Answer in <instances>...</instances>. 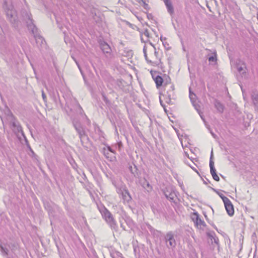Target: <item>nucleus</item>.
I'll use <instances>...</instances> for the list:
<instances>
[{
  "label": "nucleus",
  "instance_id": "nucleus-31",
  "mask_svg": "<svg viewBox=\"0 0 258 258\" xmlns=\"http://www.w3.org/2000/svg\"><path fill=\"white\" fill-rule=\"evenodd\" d=\"M27 148H28L29 150L30 151L31 154H30V156L36 159V160H37V158H38V156L37 155L34 153V152L33 151V150H32V149L31 148V147H30V145H29V144H28L27 145Z\"/></svg>",
  "mask_w": 258,
  "mask_h": 258
},
{
  "label": "nucleus",
  "instance_id": "nucleus-48",
  "mask_svg": "<svg viewBox=\"0 0 258 258\" xmlns=\"http://www.w3.org/2000/svg\"><path fill=\"white\" fill-rule=\"evenodd\" d=\"M119 90H121L122 91L125 92V93H127L129 91V90L128 89H125L124 88V86H122V88H120L119 89Z\"/></svg>",
  "mask_w": 258,
  "mask_h": 258
},
{
  "label": "nucleus",
  "instance_id": "nucleus-4",
  "mask_svg": "<svg viewBox=\"0 0 258 258\" xmlns=\"http://www.w3.org/2000/svg\"><path fill=\"white\" fill-rule=\"evenodd\" d=\"M21 13L22 19L26 22L27 28L29 30H30L31 29H34V27H36L34 24L32 16L29 11L26 9H22Z\"/></svg>",
  "mask_w": 258,
  "mask_h": 258
},
{
  "label": "nucleus",
  "instance_id": "nucleus-63",
  "mask_svg": "<svg viewBox=\"0 0 258 258\" xmlns=\"http://www.w3.org/2000/svg\"><path fill=\"white\" fill-rule=\"evenodd\" d=\"M75 60V61H76V63H77V66H78V68H79V69H80V70L81 71V68H80V66H79V63H78V62H77L76 60Z\"/></svg>",
  "mask_w": 258,
  "mask_h": 258
},
{
  "label": "nucleus",
  "instance_id": "nucleus-20",
  "mask_svg": "<svg viewBox=\"0 0 258 258\" xmlns=\"http://www.w3.org/2000/svg\"><path fill=\"white\" fill-rule=\"evenodd\" d=\"M242 66H239V64H237V70L241 75H245L246 71L245 64L243 63Z\"/></svg>",
  "mask_w": 258,
  "mask_h": 258
},
{
  "label": "nucleus",
  "instance_id": "nucleus-40",
  "mask_svg": "<svg viewBox=\"0 0 258 258\" xmlns=\"http://www.w3.org/2000/svg\"><path fill=\"white\" fill-rule=\"evenodd\" d=\"M163 46L166 50H169L170 49V47L169 46V44L166 41H163L162 43Z\"/></svg>",
  "mask_w": 258,
  "mask_h": 258
},
{
  "label": "nucleus",
  "instance_id": "nucleus-38",
  "mask_svg": "<svg viewBox=\"0 0 258 258\" xmlns=\"http://www.w3.org/2000/svg\"><path fill=\"white\" fill-rule=\"evenodd\" d=\"M108 118H109V119L110 120L112 126L115 128V131H117V127H116L115 122L113 117L109 116Z\"/></svg>",
  "mask_w": 258,
  "mask_h": 258
},
{
  "label": "nucleus",
  "instance_id": "nucleus-58",
  "mask_svg": "<svg viewBox=\"0 0 258 258\" xmlns=\"http://www.w3.org/2000/svg\"><path fill=\"white\" fill-rule=\"evenodd\" d=\"M185 163L188 165L192 169V168H195L194 167H193L192 166H191L190 164H189L188 162H185Z\"/></svg>",
  "mask_w": 258,
  "mask_h": 258
},
{
  "label": "nucleus",
  "instance_id": "nucleus-62",
  "mask_svg": "<svg viewBox=\"0 0 258 258\" xmlns=\"http://www.w3.org/2000/svg\"><path fill=\"white\" fill-rule=\"evenodd\" d=\"M160 102L161 105L162 106H163V107H164V106H165V105H163V101L161 100V99H160Z\"/></svg>",
  "mask_w": 258,
  "mask_h": 258
},
{
  "label": "nucleus",
  "instance_id": "nucleus-47",
  "mask_svg": "<svg viewBox=\"0 0 258 258\" xmlns=\"http://www.w3.org/2000/svg\"><path fill=\"white\" fill-rule=\"evenodd\" d=\"M42 98H43V100H44V101L46 102V96L43 90H42Z\"/></svg>",
  "mask_w": 258,
  "mask_h": 258
},
{
  "label": "nucleus",
  "instance_id": "nucleus-24",
  "mask_svg": "<svg viewBox=\"0 0 258 258\" xmlns=\"http://www.w3.org/2000/svg\"><path fill=\"white\" fill-rule=\"evenodd\" d=\"M171 90H169V91L167 92L168 98L166 99V102L168 103H169V102L171 101V96L173 95L174 92L173 91L174 90V87L173 85H171L170 86Z\"/></svg>",
  "mask_w": 258,
  "mask_h": 258
},
{
  "label": "nucleus",
  "instance_id": "nucleus-7",
  "mask_svg": "<svg viewBox=\"0 0 258 258\" xmlns=\"http://www.w3.org/2000/svg\"><path fill=\"white\" fill-rule=\"evenodd\" d=\"M162 191L167 200L171 202H174V199L176 196L174 188L172 186L166 187Z\"/></svg>",
  "mask_w": 258,
  "mask_h": 258
},
{
  "label": "nucleus",
  "instance_id": "nucleus-21",
  "mask_svg": "<svg viewBox=\"0 0 258 258\" xmlns=\"http://www.w3.org/2000/svg\"><path fill=\"white\" fill-rule=\"evenodd\" d=\"M8 218L4 213H0V225L3 226L8 222Z\"/></svg>",
  "mask_w": 258,
  "mask_h": 258
},
{
  "label": "nucleus",
  "instance_id": "nucleus-54",
  "mask_svg": "<svg viewBox=\"0 0 258 258\" xmlns=\"http://www.w3.org/2000/svg\"><path fill=\"white\" fill-rule=\"evenodd\" d=\"M203 182L205 184H207L208 183H210V181L208 179H206V180H203Z\"/></svg>",
  "mask_w": 258,
  "mask_h": 258
},
{
  "label": "nucleus",
  "instance_id": "nucleus-42",
  "mask_svg": "<svg viewBox=\"0 0 258 258\" xmlns=\"http://www.w3.org/2000/svg\"><path fill=\"white\" fill-rule=\"evenodd\" d=\"M170 78L168 76H165L164 77V81L165 82V84H167L168 82H170Z\"/></svg>",
  "mask_w": 258,
  "mask_h": 258
},
{
  "label": "nucleus",
  "instance_id": "nucleus-6",
  "mask_svg": "<svg viewBox=\"0 0 258 258\" xmlns=\"http://www.w3.org/2000/svg\"><path fill=\"white\" fill-rule=\"evenodd\" d=\"M29 31L33 35L38 47L42 46L45 44V41L44 39L38 33V29L36 27Z\"/></svg>",
  "mask_w": 258,
  "mask_h": 258
},
{
  "label": "nucleus",
  "instance_id": "nucleus-36",
  "mask_svg": "<svg viewBox=\"0 0 258 258\" xmlns=\"http://www.w3.org/2000/svg\"><path fill=\"white\" fill-rule=\"evenodd\" d=\"M143 52H144V56H145V59L146 60V61H147L148 63H151V61L150 60H149V59H148V56H147V49H146V45H145V46H144V48H143Z\"/></svg>",
  "mask_w": 258,
  "mask_h": 258
},
{
  "label": "nucleus",
  "instance_id": "nucleus-5",
  "mask_svg": "<svg viewBox=\"0 0 258 258\" xmlns=\"http://www.w3.org/2000/svg\"><path fill=\"white\" fill-rule=\"evenodd\" d=\"M43 204L44 208L47 211L50 219L51 220L52 218H54L59 211L58 206L52 202L45 201Z\"/></svg>",
  "mask_w": 258,
  "mask_h": 258
},
{
  "label": "nucleus",
  "instance_id": "nucleus-13",
  "mask_svg": "<svg viewBox=\"0 0 258 258\" xmlns=\"http://www.w3.org/2000/svg\"><path fill=\"white\" fill-rule=\"evenodd\" d=\"M121 195L122 199L127 203H129L132 200V198L126 187H123V190H121Z\"/></svg>",
  "mask_w": 258,
  "mask_h": 258
},
{
  "label": "nucleus",
  "instance_id": "nucleus-8",
  "mask_svg": "<svg viewBox=\"0 0 258 258\" xmlns=\"http://www.w3.org/2000/svg\"><path fill=\"white\" fill-rule=\"evenodd\" d=\"M100 47L106 58H111L112 57V50L110 46L106 42H101L100 43Z\"/></svg>",
  "mask_w": 258,
  "mask_h": 258
},
{
  "label": "nucleus",
  "instance_id": "nucleus-37",
  "mask_svg": "<svg viewBox=\"0 0 258 258\" xmlns=\"http://www.w3.org/2000/svg\"><path fill=\"white\" fill-rule=\"evenodd\" d=\"M206 234H207V236L209 238H210L212 240H213V238L215 236V233L214 231L207 232Z\"/></svg>",
  "mask_w": 258,
  "mask_h": 258
},
{
  "label": "nucleus",
  "instance_id": "nucleus-10",
  "mask_svg": "<svg viewBox=\"0 0 258 258\" xmlns=\"http://www.w3.org/2000/svg\"><path fill=\"white\" fill-rule=\"evenodd\" d=\"M250 98L254 111L258 112V91H252L250 94Z\"/></svg>",
  "mask_w": 258,
  "mask_h": 258
},
{
  "label": "nucleus",
  "instance_id": "nucleus-29",
  "mask_svg": "<svg viewBox=\"0 0 258 258\" xmlns=\"http://www.w3.org/2000/svg\"><path fill=\"white\" fill-rule=\"evenodd\" d=\"M211 188L221 198L223 202L228 199V198L224 196L222 193L220 192L217 189L214 188L213 187H211Z\"/></svg>",
  "mask_w": 258,
  "mask_h": 258
},
{
  "label": "nucleus",
  "instance_id": "nucleus-60",
  "mask_svg": "<svg viewBox=\"0 0 258 258\" xmlns=\"http://www.w3.org/2000/svg\"><path fill=\"white\" fill-rule=\"evenodd\" d=\"M140 32L141 33V41H142V42H145V41L143 40V37H142V34H143V33H141L140 31Z\"/></svg>",
  "mask_w": 258,
  "mask_h": 258
},
{
  "label": "nucleus",
  "instance_id": "nucleus-35",
  "mask_svg": "<svg viewBox=\"0 0 258 258\" xmlns=\"http://www.w3.org/2000/svg\"><path fill=\"white\" fill-rule=\"evenodd\" d=\"M142 184L144 188H148L151 189L152 188L149 182H148L145 179H144V181H143Z\"/></svg>",
  "mask_w": 258,
  "mask_h": 258
},
{
  "label": "nucleus",
  "instance_id": "nucleus-32",
  "mask_svg": "<svg viewBox=\"0 0 258 258\" xmlns=\"http://www.w3.org/2000/svg\"><path fill=\"white\" fill-rule=\"evenodd\" d=\"M0 251L3 256H6L8 254L9 250L0 244Z\"/></svg>",
  "mask_w": 258,
  "mask_h": 258
},
{
  "label": "nucleus",
  "instance_id": "nucleus-17",
  "mask_svg": "<svg viewBox=\"0 0 258 258\" xmlns=\"http://www.w3.org/2000/svg\"><path fill=\"white\" fill-rule=\"evenodd\" d=\"M146 226L147 228L149 229V230L150 231L151 234H153L154 236L157 237L160 236L161 232L155 229L151 225H150L148 223H147Z\"/></svg>",
  "mask_w": 258,
  "mask_h": 258
},
{
  "label": "nucleus",
  "instance_id": "nucleus-33",
  "mask_svg": "<svg viewBox=\"0 0 258 258\" xmlns=\"http://www.w3.org/2000/svg\"><path fill=\"white\" fill-rule=\"evenodd\" d=\"M110 255L112 258H118L121 257L122 254L118 251H114L110 253Z\"/></svg>",
  "mask_w": 258,
  "mask_h": 258
},
{
  "label": "nucleus",
  "instance_id": "nucleus-41",
  "mask_svg": "<svg viewBox=\"0 0 258 258\" xmlns=\"http://www.w3.org/2000/svg\"><path fill=\"white\" fill-rule=\"evenodd\" d=\"M213 179L216 180V181H219L220 180V178L218 176V175H217V173H215V174H213L212 175Z\"/></svg>",
  "mask_w": 258,
  "mask_h": 258
},
{
  "label": "nucleus",
  "instance_id": "nucleus-27",
  "mask_svg": "<svg viewBox=\"0 0 258 258\" xmlns=\"http://www.w3.org/2000/svg\"><path fill=\"white\" fill-rule=\"evenodd\" d=\"M207 226L206 223L201 218L198 222V226H196L198 228L204 230L205 227Z\"/></svg>",
  "mask_w": 258,
  "mask_h": 258
},
{
  "label": "nucleus",
  "instance_id": "nucleus-45",
  "mask_svg": "<svg viewBox=\"0 0 258 258\" xmlns=\"http://www.w3.org/2000/svg\"><path fill=\"white\" fill-rule=\"evenodd\" d=\"M189 97L190 98L191 102L192 103H194L196 101V97H195L194 95H192V96H189Z\"/></svg>",
  "mask_w": 258,
  "mask_h": 258
},
{
  "label": "nucleus",
  "instance_id": "nucleus-9",
  "mask_svg": "<svg viewBox=\"0 0 258 258\" xmlns=\"http://www.w3.org/2000/svg\"><path fill=\"white\" fill-rule=\"evenodd\" d=\"M166 245L168 248L174 247L176 245V241L172 232H168L165 236Z\"/></svg>",
  "mask_w": 258,
  "mask_h": 258
},
{
  "label": "nucleus",
  "instance_id": "nucleus-1",
  "mask_svg": "<svg viewBox=\"0 0 258 258\" xmlns=\"http://www.w3.org/2000/svg\"><path fill=\"white\" fill-rule=\"evenodd\" d=\"M3 9L6 13L8 20L15 28H18L19 21L18 20L16 11L11 3L5 1Z\"/></svg>",
  "mask_w": 258,
  "mask_h": 258
},
{
  "label": "nucleus",
  "instance_id": "nucleus-39",
  "mask_svg": "<svg viewBox=\"0 0 258 258\" xmlns=\"http://www.w3.org/2000/svg\"><path fill=\"white\" fill-rule=\"evenodd\" d=\"M95 130L96 132L98 133V134L100 136L102 133V131L101 130L100 127L97 125H95Z\"/></svg>",
  "mask_w": 258,
  "mask_h": 258
},
{
  "label": "nucleus",
  "instance_id": "nucleus-64",
  "mask_svg": "<svg viewBox=\"0 0 258 258\" xmlns=\"http://www.w3.org/2000/svg\"><path fill=\"white\" fill-rule=\"evenodd\" d=\"M147 17H148V19H150V18L152 17V15L151 14H149V15H148Z\"/></svg>",
  "mask_w": 258,
  "mask_h": 258
},
{
  "label": "nucleus",
  "instance_id": "nucleus-49",
  "mask_svg": "<svg viewBox=\"0 0 258 258\" xmlns=\"http://www.w3.org/2000/svg\"><path fill=\"white\" fill-rule=\"evenodd\" d=\"M107 151H108V152H112V153H114V151L111 148V147H110L109 146H107Z\"/></svg>",
  "mask_w": 258,
  "mask_h": 258
},
{
  "label": "nucleus",
  "instance_id": "nucleus-16",
  "mask_svg": "<svg viewBox=\"0 0 258 258\" xmlns=\"http://www.w3.org/2000/svg\"><path fill=\"white\" fill-rule=\"evenodd\" d=\"M165 5L167 9L168 12L172 16L174 14V8L170 1H165Z\"/></svg>",
  "mask_w": 258,
  "mask_h": 258
},
{
  "label": "nucleus",
  "instance_id": "nucleus-61",
  "mask_svg": "<svg viewBox=\"0 0 258 258\" xmlns=\"http://www.w3.org/2000/svg\"><path fill=\"white\" fill-rule=\"evenodd\" d=\"M120 226H121V227L122 228V229L123 230H125L124 226L122 223H120Z\"/></svg>",
  "mask_w": 258,
  "mask_h": 258
},
{
  "label": "nucleus",
  "instance_id": "nucleus-2",
  "mask_svg": "<svg viewBox=\"0 0 258 258\" xmlns=\"http://www.w3.org/2000/svg\"><path fill=\"white\" fill-rule=\"evenodd\" d=\"M97 208L100 212L102 218L109 225L110 228L112 229H114L116 231L117 230L118 226L112 214L102 204L97 205Z\"/></svg>",
  "mask_w": 258,
  "mask_h": 258
},
{
  "label": "nucleus",
  "instance_id": "nucleus-51",
  "mask_svg": "<svg viewBox=\"0 0 258 258\" xmlns=\"http://www.w3.org/2000/svg\"><path fill=\"white\" fill-rule=\"evenodd\" d=\"M142 2H143V4H144L143 7H144V9H146V10H147V9H148V8H149V6H148V5L147 4H146V3H145V2L143 1V0H142Z\"/></svg>",
  "mask_w": 258,
  "mask_h": 258
},
{
  "label": "nucleus",
  "instance_id": "nucleus-23",
  "mask_svg": "<svg viewBox=\"0 0 258 258\" xmlns=\"http://www.w3.org/2000/svg\"><path fill=\"white\" fill-rule=\"evenodd\" d=\"M191 219L195 223V226H198V222L199 221L200 218L199 214L197 212H194L191 216Z\"/></svg>",
  "mask_w": 258,
  "mask_h": 258
},
{
  "label": "nucleus",
  "instance_id": "nucleus-25",
  "mask_svg": "<svg viewBox=\"0 0 258 258\" xmlns=\"http://www.w3.org/2000/svg\"><path fill=\"white\" fill-rule=\"evenodd\" d=\"M125 222L126 224L128 226V227L131 229L135 227V224L134 221L130 217H126L125 219Z\"/></svg>",
  "mask_w": 258,
  "mask_h": 258
},
{
  "label": "nucleus",
  "instance_id": "nucleus-34",
  "mask_svg": "<svg viewBox=\"0 0 258 258\" xmlns=\"http://www.w3.org/2000/svg\"><path fill=\"white\" fill-rule=\"evenodd\" d=\"M103 154L105 156V157L107 159H108V160H109L110 161H111L112 157L109 156V154H110L109 152H108V151H107V150L105 148H104L103 149Z\"/></svg>",
  "mask_w": 258,
  "mask_h": 258
},
{
  "label": "nucleus",
  "instance_id": "nucleus-19",
  "mask_svg": "<svg viewBox=\"0 0 258 258\" xmlns=\"http://www.w3.org/2000/svg\"><path fill=\"white\" fill-rule=\"evenodd\" d=\"M129 170L134 177H138L139 176L140 174L136 165H134L133 167L132 166H130L129 167Z\"/></svg>",
  "mask_w": 258,
  "mask_h": 258
},
{
  "label": "nucleus",
  "instance_id": "nucleus-53",
  "mask_svg": "<svg viewBox=\"0 0 258 258\" xmlns=\"http://www.w3.org/2000/svg\"><path fill=\"white\" fill-rule=\"evenodd\" d=\"M25 139V143H26V145L27 146L28 144H29V142H28V140L27 139L25 135H24V136H23Z\"/></svg>",
  "mask_w": 258,
  "mask_h": 258
},
{
  "label": "nucleus",
  "instance_id": "nucleus-11",
  "mask_svg": "<svg viewBox=\"0 0 258 258\" xmlns=\"http://www.w3.org/2000/svg\"><path fill=\"white\" fill-rule=\"evenodd\" d=\"M223 203L227 214L229 216H232L234 214V210L233 205L229 199H228Z\"/></svg>",
  "mask_w": 258,
  "mask_h": 258
},
{
  "label": "nucleus",
  "instance_id": "nucleus-56",
  "mask_svg": "<svg viewBox=\"0 0 258 258\" xmlns=\"http://www.w3.org/2000/svg\"><path fill=\"white\" fill-rule=\"evenodd\" d=\"M160 40L163 42V41H166V38L165 37L163 38L162 36H161Z\"/></svg>",
  "mask_w": 258,
  "mask_h": 258
},
{
  "label": "nucleus",
  "instance_id": "nucleus-52",
  "mask_svg": "<svg viewBox=\"0 0 258 258\" xmlns=\"http://www.w3.org/2000/svg\"><path fill=\"white\" fill-rule=\"evenodd\" d=\"M154 55H155V57H156V58L160 59L159 58L158 52L156 51V48H155V49H154Z\"/></svg>",
  "mask_w": 258,
  "mask_h": 258
},
{
  "label": "nucleus",
  "instance_id": "nucleus-14",
  "mask_svg": "<svg viewBox=\"0 0 258 258\" xmlns=\"http://www.w3.org/2000/svg\"><path fill=\"white\" fill-rule=\"evenodd\" d=\"M214 158V155H213V150H212V151L211 152L210 155V162H209V166L210 168V172L211 175L216 173V170L214 166V162L213 161Z\"/></svg>",
  "mask_w": 258,
  "mask_h": 258
},
{
  "label": "nucleus",
  "instance_id": "nucleus-12",
  "mask_svg": "<svg viewBox=\"0 0 258 258\" xmlns=\"http://www.w3.org/2000/svg\"><path fill=\"white\" fill-rule=\"evenodd\" d=\"M153 78L156 83V85L157 88H159L163 85L164 82V79L159 75H157L156 77H154V74H156L157 72L154 71L153 73V71H151L150 72Z\"/></svg>",
  "mask_w": 258,
  "mask_h": 258
},
{
  "label": "nucleus",
  "instance_id": "nucleus-55",
  "mask_svg": "<svg viewBox=\"0 0 258 258\" xmlns=\"http://www.w3.org/2000/svg\"><path fill=\"white\" fill-rule=\"evenodd\" d=\"M192 170L195 171L199 176H200V174L199 171L197 170L196 168H192Z\"/></svg>",
  "mask_w": 258,
  "mask_h": 258
},
{
  "label": "nucleus",
  "instance_id": "nucleus-3",
  "mask_svg": "<svg viewBox=\"0 0 258 258\" xmlns=\"http://www.w3.org/2000/svg\"><path fill=\"white\" fill-rule=\"evenodd\" d=\"M72 123L78 133L82 145L84 147H86V144L89 142V139L86 132L85 127L78 119L74 118L72 120Z\"/></svg>",
  "mask_w": 258,
  "mask_h": 258
},
{
  "label": "nucleus",
  "instance_id": "nucleus-44",
  "mask_svg": "<svg viewBox=\"0 0 258 258\" xmlns=\"http://www.w3.org/2000/svg\"><path fill=\"white\" fill-rule=\"evenodd\" d=\"M143 34L146 36L148 38H149L150 37V34H149V31H148V30L147 29H146L145 30H144V32H143Z\"/></svg>",
  "mask_w": 258,
  "mask_h": 258
},
{
  "label": "nucleus",
  "instance_id": "nucleus-22",
  "mask_svg": "<svg viewBox=\"0 0 258 258\" xmlns=\"http://www.w3.org/2000/svg\"><path fill=\"white\" fill-rule=\"evenodd\" d=\"M77 105L78 107V109H79L78 112H79V114L82 116H84L85 117V118L87 119V123L90 124V120L88 118L87 116L84 113V111H83L82 107L81 106V105L78 102L77 103Z\"/></svg>",
  "mask_w": 258,
  "mask_h": 258
},
{
  "label": "nucleus",
  "instance_id": "nucleus-43",
  "mask_svg": "<svg viewBox=\"0 0 258 258\" xmlns=\"http://www.w3.org/2000/svg\"><path fill=\"white\" fill-rule=\"evenodd\" d=\"M213 239L215 243H216L217 245L219 244V239L216 235L214 236Z\"/></svg>",
  "mask_w": 258,
  "mask_h": 258
},
{
  "label": "nucleus",
  "instance_id": "nucleus-57",
  "mask_svg": "<svg viewBox=\"0 0 258 258\" xmlns=\"http://www.w3.org/2000/svg\"><path fill=\"white\" fill-rule=\"evenodd\" d=\"M199 114H200V116H201V118L202 119V120H203L204 122H205V118H204V116H203L202 114H201L200 113H199Z\"/></svg>",
  "mask_w": 258,
  "mask_h": 258
},
{
  "label": "nucleus",
  "instance_id": "nucleus-28",
  "mask_svg": "<svg viewBox=\"0 0 258 258\" xmlns=\"http://www.w3.org/2000/svg\"><path fill=\"white\" fill-rule=\"evenodd\" d=\"M109 80H110V81L115 82L116 84L119 89L122 88V86H123V81L122 80H117L115 81L113 78H112L111 77L109 78Z\"/></svg>",
  "mask_w": 258,
  "mask_h": 258
},
{
  "label": "nucleus",
  "instance_id": "nucleus-15",
  "mask_svg": "<svg viewBox=\"0 0 258 258\" xmlns=\"http://www.w3.org/2000/svg\"><path fill=\"white\" fill-rule=\"evenodd\" d=\"M12 125L13 127L16 128L18 133H21L23 136H24V133L22 130V127L20 123L17 121L15 119L12 122Z\"/></svg>",
  "mask_w": 258,
  "mask_h": 258
},
{
  "label": "nucleus",
  "instance_id": "nucleus-50",
  "mask_svg": "<svg viewBox=\"0 0 258 258\" xmlns=\"http://www.w3.org/2000/svg\"><path fill=\"white\" fill-rule=\"evenodd\" d=\"M192 95H194L195 97H196V94L191 91L190 87L189 88V96H192Z\"/></svg>",
  "mask_w": 258,
  "mask_h": 258
},
{
  "label": "nucleus",
  "instance_id": "nucleus-59",
  "mask_svg": "<svg viewBox=\"0 0 258 258\" xmlns=\"http://www.w3.org/2000/svg\"><path fill=\"white\" fill-rule=\"evenodd\" d=\"M149 43H150V44L152 46H153V47L154 48V49H155L156 47H155V45H154L152 42H150V41H149Z\"/></svg>",
  "mask_w": 258,
  "mask_h": 258
},
{
  "label": "nucleus",
  "instance_id": "nucleus-18",
  "mask_svg": "<svg viewBox=\"0 0 258 258\" xmlns=\"http://www.w3.org/2000/svg\"><path fill=\"white\" fill-rule=\"evenodd\" d=\"M214 105L219 112L222 113L223 112L224 106L219 101L216 99L214 101Z\"/></svg>",
  "mask_w": 258,
  "mask_h": 258
},
{
  "label": "nucleus",
  "instance_id": "nucleus-46",
  "mask_svg": "<svg viewBox=\"0 0 258 258\" xmlns=\"http://www.w3.org/2000/svg\"><path fill=\"white\" fill-rule=\"evenodd\" d=\"M123 187H126L125 185H122L119 188H118L117 189V192L118 194H121V190H123Z\"/></svg>",
  "mask_w": 258,
  "mask_h": 258
},
{
  "label": "nucleus",
  "instance_id": "nucleus-26",
  "mask_svg": "<svg viewBox=\"0 0 258 258\" xmlns=\"http://www.w3.org/2000/svg\"><path fill=\"white\" fill-rule=\"evenodd\" d=\"M101 94L102 95V99L104 101V102L105 103L106 105L108 106H110L111 105V102L107 98V97H106L105 93L103 91H102V92H101Z\"/></svg>",
  "mask_w": 258,
  "mask_h": 258
},
{
  "label": "nucleus",
  "instance_id": "nucleus-30",
  "mask_svg": "<svg viewBox=\"0 0 258 258\" xmlns=\"http://www.w3.org/2000/svg\"><path fill=\"white\" fill-rule=\"evenodd\" d=\"M208 59L210 62H216L217 60L216 52H214L213 54L210 56Z\"/></svg>",
  "mask_w": 258,
  "mask_h": 258
}]
</instances>
